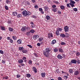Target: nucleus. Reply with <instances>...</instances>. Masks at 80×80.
<instances>
[{
	"label": "nucleus",
	"instance_id": "f257e3e1",
	"mask_svg": "<svg viewBox=\"0 0 80 80\" xmlns=\"http://www.w3.org/2000/svg\"><path fill=\"white\" fill-rule=\"evenodd\" d=\"M23 15L24 16V17H26L27 15L29 16L31 15V12L28 11L27 12L26 10H24L22 12Z\"/></svg>",
	"mask_w": 80,
	"mask_h": 80
},
{
	"label": "nucleus",
	"instance_id": "f03ea898",
	"mask_svg": "<svg viewBox=\"0 0 80 80\" xmlns=\"http://www.w3.org/2000/svg\"><path fill=\"white\" fill-rule=\"evenodd\" d=\"M28 27H26V26L23 27L21 29V30L23 32H25L26 30H28Z\"/></svg>",
	"mask_w": 80,
	"mask_h": 80
},
{
	"label": "nucleus",
	"instance_id": "7ed1b4c3",
	"mask_svg": "<svg viewBox=\"0 0 80 80\" xmlns=\"http://www.w3.org/2000/svg\"><path fill=\"white\" fill-rule=\"evenodd\" d=\"M64 32H68L69 30V27H68L67 26H64Z\"/></svg>",
	"mask_w": 80,
	"mask_h": 80
},
{
	"label": "nucleus",
	"instance_id": "20e7f679",
	"mask_svg": "<svg viewBox=\"0 0 80 80\" xmlns=\"http://www.w3.org/2000/svg\"><path fill=\"white\" fill-rule=\"evenodd\" d=\"M43 54L45 57H48L49 55V53L48 52H46V51L44 52H43Z\"/></svg>",
	"mask_w": 80,
	"mask_h": 80
},
{
	"label": "nucleus",
	"instance_id": "39448f33",
	"mask_svg": "<svg viewBox=\"0 0 80 80\" xmlns=\"http://www.w3.org/2000/svg\"><path fill=\"white\" fill-rule=\"evenodd\" d=\"M45 52H48V53H49L51 51V49H50V48H46L45 49Z\"/></svg>",
	"mask_w": 80,
	"mask_h": 80
},
{
	"label": "nucleus",
	"instance_id": "423d86ee",
	"mask_svg": "<svg viewBox=\"0 0 80 80\" xmlns=\"http://www.w3.org/2000/svg\"><path fill=\"white\" fill-rule=\"evenodd\" d=\"M39 37V36L38 35H34L33 36V38L34 40H36L37 38H38Z\"/></svg>",
	"mask_w": 80,
	"mask_h": 80
},
{
	"label": "nucleus",
	"instance_id": "0eeeda50",
	"mask_svg": "<svg viewBox=\"0 0 80 80\" xmlns=\"http://www.w3.org/2000/svg\"><path fill=\"white\" fill-rule=\"evenodd\" d=\"M48 38H51L50 37H53V35L52 33H48Z\"/></svg>",
	"mask_w": 80,
	"mask_h": 80
},
{
	"label": "nucleus",
	"instance_id": "6e6552de",
	"mask_svg": "<svg viewBox=\"0 0 80 80\" xmlns=\"http://www.w3.org/2000/svg\"><path fill=\"white\" fill-rule=\"evenodd\" d=\"M71 63H74V64H76L77 63V60L75 59H72L71 61Z\"/></svg>",
	"mask_w": 80,
	"mask_h": 80
},
{
	"label": "nucleus",
	"instance_id": "1a4fd4ad",
	"mask_svg": "<svg viewBox=\"0 0 80 80\" xmlns=\"http://www.w3.org/2000/svg\"><path fill=\"white\" fill-rule=\"evenodd\" d=\"M57 57L58 59H62L63 58L62 56L60 54H58V55Z\"/></svg>",
	"mask_w": 80,
	"mask_h": 80
},
{
	"label": "nucleus",
	"instance_id": "9d476101",
	"mask_svg": "<svg viewBox=\"0 0 80 80\" xmlns=\"http://www.w3.org/2000/svg\"><path fill=\"white\" fill-rule=\"evenodd\" d=\"M32 68L33 69L34 72H35V73H37V69L36 67H33Z\"/></svg>",
	"mask_w": 80,
	"mask_h": 80
},
{
	"label": "nucleus",
	"instance_id": "9b49d317",
	"mask_svg": "<svg viewBox=\"0 0 80 80\" xmlns=\"http://www.w3.org/2000/svg\"><path fill=\"white\" fill-rule=\"evenodd\" d=\"M18 63H23V60H22V59H19L18 61Z\"/></svg>",
	"mask_w": 80,
	"mask_h": 80
},
{
	"label": "nucleus",
	"instance_id": "f8f14e48",
	"mask_svg": "<svg viewBox=\"0 0 80 80\" xmlns=\"http://www.w3.org/2000/svg\"><path fill=\"white\" fill-rule=\"evenodd\" d=\"M60 37L62 38H65V34L62 33L60 34Z\"/></svg>",
	"mask_w": 80,
	"mask_h": 80
},
{
	"label": "nucleus",
	"instance_id": "ddd939ff",
	"mask_svg": "<svg viewBox=\"0 0 80 80\" xmlns=\"http://www.w3.org/2000/svg\"><path fill=\"white\" fill-rule=\"evenodd\" d=\"M57 42V41L55 40H53L51 42V44H52V45H54L55 43Z\"/></svg>",
	"mask_w": 80,
	"mask_h": 80
},
{
	"label": "nucleus",
	"instance_id": "4468645a",
	"mask_svg": "<svg viewBox=\"0 0 80 80\" xmlns=\"http://www.w3.org/2000/svg\"><path fill=\"white\" fill-rule=\"evenodd\" d=\"M74 75H77L79 74V71H75L74 72Z\"/></svg>",
	"mask_w": 80,
	"mask_h": 80
},
{
	"label": "nucleus",
	"instance_id": "2eb2a0df",
	"mask_svg": "<svg viewBox=\"0 0 80 80\" xmlns=\"http://www.w3.org/2000/svg\"><path fill=\"white\" fill-rule=\"evenodd\" d=\"M12 15L13 16H17V12H14L12 13Z\"/></svg>",
	"mask_w": 80,
	"mask_h": 80
},
{
	"label": "nucleus",
	"instance_id": "dca6fc26",
	"mask_svg": "<svg viewBox=\"0 0 80 80\" xmlns=\"http://www.w3.org/2000/svg\"><path fill=\"white\" fill-rule=\"evenodd\" d=\"M17 42L18 43V44H21L22 43V40L18 39L17 41Z\"/></svg>",
	"mask_w": 80,
	"mask_h": 80
},
{
	"label": "nucleus",
	"instance_id": "f3484780",
	"mask_svg": "<svg viewBox=\"0 0 80 80\" xmlns=\"http://www.w3.org/2000/svg\"><path fill=\"white\" fill-rule=\"evenodd\" d=\"M41 75L42 77V78H44V77H45V73H44V72L42 73L41 74Z\"/></svg>",
	"mask_w": 80,
	"mask_h": 80
},
{
	"label": "nucleus",
	"instance_id": "a211bd4d",
	"mask_svg": "<svg viewBox=\"0 0 80 80\" xmlns=\"http://www.w3.org/2000/svg\"><path fill=\"white\" fill-rule=\"evenodd\" d=\"M22 52L23 53H27V49L23 50L22 51Z\"/></svg>",
	"mask_w": 80,
	"mask_h": 80
},
{
	"label": "nucleus",
	"instance_id": "6ab92c4d",
	"mask_svg": "<svg viewBox=\"0 0 80 80\" xmlns=\"http://www.w3.org/2000/svg\"><path fill=\"white\" fill-rule=\"evenodd\" d=\"M24 49V48L23 47H19L18 48V49L20 51H22V50H23Z\"/></svg>",
	"mask_w": 80,
	"mask_h": 80
},
{
	"label": "nucleus",
	"instance_id": "aec40b11",
	"mask_svg": "<svg viewBox=\"0 0 80 80\" xmlns=\"http://www.w3.org/2000/svg\"><path fill=\"white\" fill-rule=\"evenodd\" d=\"M76 56H80V52L78 51H77L76 53Z\"/></svg>",
	"mask_w": 80,
	"mask_h": 80
},
{
	"label": "nucleus",
	"instance_id": "412c9836",
	"mask_svg": "<svg viewBox=\"0 0 80 80\" xmlns=\"http://www.w3.org/2000/svg\"><path fill=\"white\" fill-rule=\"evenodd\" d=\"M62 30V28H60L58 27V28H57V31H58V32H61Z\"/></svg>",
	"mask_w": 80,
	"mask_h": 80
},
{
	"label": "nucleus",
	"instance_id": "4be33fe9",
	"mask_svg": "<svg viewBox=\"0 0 80 80\" xmlns=\"http://www.w3.org/2000/svg\"><path fill=\"white\" fill-rule=\"evenodd\" d=\"M44 8L46 11H47V10L48 9V8L47 6H44Z\"/></svg>",
	"mask_w": 80,
	"mask_h": 80
},
{
	"label": "nucleus",
	"instance_id": "5701e85b",
	"mask_svg": "<svg viewBox=\"0 0 80 80\" xmlns=\"http://www.w3.org/2000/svg\"><path fill=\"white\" fill-rule=\"evenodd\" d=\"M56 34L58 36L60 35V33H59V32L58 31H56Z\"/></svg>",
	"mask_w": 80,
	"mask_h": 80
},
{
	"label": "nucleus",
	"instance_id": "b1692460",
	"mask_svg": "<svg viewBox=\"0 0 80 80\" xmlns=\"http://www.w3.org/2000/svg\"><path fill=\"white\" fill-rule=\"evenodd\" d=\"M68 72L70 73H73V70H72V69H69Z\"/></svg>",
	"mask_w": 80,
	"mask_h": 80
},
{
	"label": "nucleus",
	"instance_id": "393cba45",
	"mask_svg": "<svg viewBox=\"0 0 80 80\" xmlns=\"http://www.w3.org/2000/svg\"><path fill=\"white\" fill-rule=\"evenodd\" d=\"M26 77H28V78H30V77H31V74L30 73H28L27 74Z\"/></svg>",
	"mask_w": 80,
	"mask_h": 80
},
{
	"label": "nucleus",
	"instance_id": "a878e982",
	"mask_svg": "<svg viewBox=\"0 0 80 80\" xmlns=\"http://www.w3.org/2000/svg\"><path fill=\"white\" fill-rule=\"evenodd\" d=\"M52 11L54 12H56L57 11V8H53L52 10Z\"/></svg>",
	"mask_w": 80,
	"mask_h": 80
},
{
	"label": "nucleus",
	"instance_id": "bb28decb",
	"mask_svg": "<svg viewBox=\"0 0 80 80\" xmlns=\"http://www.w3.org/2000/svg\"><path fill=\"white\" fill-rule=\"evenodd\" d=\"M59 52H63V49H62L61 48H59Z\"/></svg>",
	"mask_w": 80,
	"mask_h": 80
},
{
	"label": "nucleus",
	"instance_id": "cd10ccee",
	"mask_svg": "<svg viewBox=\"0 0 80 80\" xmlns=\"http://www.w3.org/2000/svg\"><path fill=\"white\" fill-rule=\"evenodd\" d=\"M53 50L54 52H58V50L57 48H55L53 49Z\"/></svg>",
	"mask_w": 80,
	"mask_h": 80
},
{
	"label": "nucleus",
	"instance_id": "c85d7f7f",
	"mask_svg": "<svg viewBox=\"0 0 80 80\" xmlns=\"http://www.w3.org/2000/svg\"><path fill=\"white\" fill-rule=\"evenodd\" d=\"M22 14H18L17 15V17L18 18H20L21 17H22Z\"/></svg>",
	"mask_w": 80,
	"mask_h": 80
},
{
	"label": "nucleus",
	"instance_id": "c756f323",
	"mask_svg": "<svg viewBox=\"0 0 80 80\" xmlns=\"http://www.w3.org/2000/svg\"><path fill=\"white\" fill-rule=\"evenodd\" d=\"M43 40V38H39L38 39V41L39 42H42V40Z\"/></svg>",
	"mask_w": 80,
	"mask_h": 80
},
{
	"label": "nucleus",
	"instance_id": "7c9ffc66",
	"mask_svg": "<svg viewBox=\"0 0 80 80\" xmlns=\"http://www.w3.org/2000/svg\"><path fill=\"white\" fill-rule=\"evenodd\" d=\"M29 32H31L32 33H35V30L31 29Z\"/></svg>",
	"mask_w": 80,
	"mask_h": 80
},
{
	"label": "nucleus",
	"instance_id": "2f4dec72",
	"mask_svg": "<svg viewBox=\"0 0 80 80\" xmlns=\"http://www.w3.org/2000/svg\"><path fill=\"white\" fill-rule=\"evenodd\" d=\"M26 35L27 36H29L30 35V32H26Z\"/></svg>",
	"mask_w": 80,
	"mask_h": 80
},
{
	"label": "nucleus",
	"instance_id": "473e14b6",
	"mask_svg": "<svg viewBox=\"0 0 80 80\" xmlns=\"http://www.w3.org/2000/svg\"><path fill=\"white\" fill-rule=\"evenodd\" d=\"M70 1L71 2V3H72V4H75V2L72 0H70Z\"/></svg>",
	"mask_w": 80,
	"mask_h": 80
},
{
	"label": "nucleus",
	"instance_id": "72a5a7b5",
	"mask_svg": "<svg viewBox=\"0 0 80 80\" xmlns=\"http://www.w3.org/2000/svg\"><path fill=\"white\" fill-rule=\"evenodd\" d=\"M56 72L57 73H60V71H59V69H57L56 70Z\"/></svg>",
	"mask_w": 80,
	"mask_h": 80
},
{
	"label": "nucleus",
	"instance_id": "f704fd0d",
	"mask_svg": "<svg viewBox=\"0 0 80 80\" xmlns=\"http://www.w3.org/2000/svg\"><path fill=\"white\" fill-rule=\"evenodd\" d=\"M9 30L10 32H13V29L12 28H9Z\"/></svg>",
	"mask_w": 80,
	"mask_h": 80
},
{
	"label": "nucleus",
	"instance_id": "c9c22d12",
	"mask_svg": "<svg viewBox=\"0 0 80 80\" xmlns=\"http://www.w3.org/2000/svg\"><path fill=\"white\" fill-rule=\"evenodd\" d=\"M60 8L61 10H63L64 9V8H65V7L64 6L62 5L60 7Z\"/></svg>",
	"mask_w": 80,
	"mask_h": 80
},
{
	"label": "nucleus",
	"instance_id": "e433bc0d",
	"mask_svg": "<svg viewBox=\"0 0 80 80\" xmlns=\"http://www.w3.org/2000/svg\"><path fill=\"white\" fill-rule=\"evenodd\" d=\"M4 7L6 10H8V7L7 5H5Z\"/></svg>",
	"mask_w": 80,
	"mask_h": 80
},
{
	"label": "nucleus",
	"instance_id": "4c0bfd02",
	"mask_svg": "<svg viewBox=\"0 0 80 80\" xmlns=\"http://www.w3.org/2000/svg\"><path fill=\"white\" fill-rule=\"evenodd\" d=\"M1 30H5V28L4 26H2L1 27Z\"/></svg>",
	"mask_w": 80,
	"mask_h": 80
},
{
	"label": "nucleus",
	"instance_id": "58836bf2",
	"mask_svg": "<svg viewBox=\"0 0 80 80\" xmlns=\"http://www.w3.org/2000/svg\"><path fill=\"white\" fill-rule=\"evenodd\" d=\"M70 3L67 4V7H68V8H71V7L70 6Z\"/></svg>",
	"mask_w": 80,
	"mask_h": 80
},
{
	"label": "nucleus",
	"instance_id": "ea45409f",
	"mask_svg": "<svg viewBox=\"0 0 80 80\" xmlns=\"http://www.w3.org/2000/svg\"><path fill=\"white\" fill-rule=\"evenodd\" d=\"M61 45H66V43H65L64 42H61L60 43Z\"/></svg>",
	"mask_w": 80,
	"mask_h": 80
},
{
	"label": "nucleus",
	"instance_id": "a19ab883",
	"mask_svg": "<svg viewBox=\"0 0 80 80\" xmlns=\"http://www.w3.org/2000/svg\"><path fill=\"white\" fill-rule=\"evenodd\" d=\"M6 3H7V4H9L10 2V1L9 0H6Z\"/></svg>",
	"mask_w": 80,
	"mask_h": 80
},
{
	"label": "nucleus",
	"instance_id": "79ce46f5",
	"mask_svg": "<svg viewBox=\"0 0 80 80\" xmlns=\"http://www.w3.org/2000/svg\"><path fill=\"white\" fill-rule=\"evenodd\" d=\"M28 63L29 64H32V61L31 60H29L28 61Z\"/></svg>",
	"mask_w": 80,
	"mask_h": 80
},
{
	"label": "nucleus",
	"instance_id": "37998d69",
	"mask_svg": "<svg viewBox=\"0 0 80 80\" xmlns=\"http://www.w3.org/2000/svg\"><path fill=\"white\" fill-rule=\"evenodd\" d=\"M77 62L78 64H80V60H79V59L78 58L77 59Z\"/></svg>",
	"mask_w": 80,
	"mask_h": 80
},
{
	"label": "nucleus",
	"instance_id": "c03bdc74",
	"mask_svg": "<svg viewBox=\"0 0 80 80\" xmlns=\"http://www.w3.org/2000/svg\"><path fill=\"white\" fill-rule=\"evenodd\" d=\"M46 18L47 20H48L50 19V16H46Z\"/></svg>",
	"mask_w": 80,
	"mask_h": 80
},
{
	"label": "nucleus",
	"instance_id": "a18cd8bd",
	"mask_svg": "<svg viewBox=\"0 0 80 80\" xmlns=\"http://www.w3.org/2000/svg\"><path fill=\"white\" fill-rule=\"evenodd\" d=\"M53 2V3H55L56 4H59V2L58 1H54Z\"/></svg>",
	"mask_w": 80,
	"mask_h": 80
},
{
	"label": "nucleus",
	"instance_id": "49530a36",
	"mask_svg": "<svg viewBox=\"0 0 80 80\" xmlns=\"http://www.w3.org/2000/svg\"><path fill=\"white\" fill-rule=\"evenodd\" d=\"M6 62H5V60L4 59L2 60V63H3V64L5 63Z\"/></svg>",
	"mask_w": 80,
	"mask_h": 80
},
{
	"label": "nucleus",
	"instance_id": "de8ad7c7",
	"mask_svg": "<svg viewBox=\"0 0 80 80\" xmlns=\"http://www.w3.org/2000/svg\"><path fill=\"white\" fill-rule=\"evenodd\" d=\"M12 38L13 39V40H17V37L15 36H12Z\"/></svg>",
	"mask_w": 80,
	"mask_h": 80
},
{
	"label": "nucleus",
	"instance_id": "09e8293b",
	"mask_svg": "<svg viewBox=\"0 0 80 80\" xmlns=\"http://www.w3.org/2000/svg\"><path fill=\"white\" fill-rule=\"evenodd\" d=\"M10 42L11 43H12L13 42V41L12 39H10Z\"/></svg>",
	"mask_w": 80,
	"mask_h": 80
},
{
	"label": "nucleus",
	"instance_id": "8fccbe9b",
	"mask_svg": "<svg viewBox=\"0 0 80 80\" xmlns=\"http://www.w3.org/2000/svg\"><path fill=\"white\" fill-rule=\"evenodd\" d=\"M27 46L29 48H32V45H28Z\"/></svg>",
	"mask_w": 80,
	"mask_h": 80
},
{
	"label": "nucleus",
	"instance_id": "3c124183",
	"mask_svg": "<svg viewBox=\"0 0 80 80\" xmlns=\"http://www.w3.org/2000/svg\"><path fill=\"white\" fill-rule=\"evenodd\" d=\"M70 5L72 7H74V4H72L71 3V2H70Z\"/></svg>",
	"mask_w": 80,
	"mask_h": 80
},
{
	"label": "nucleus",
	"instance_id": "603ef678",
	"mask_svg": "<svg viewBox=\"0 0 80 80\" xmlns=\"http://www.w3.org/2000/svg\"><path fill=\"white\" fill-rule=\"evenodd\" d=\"M33 54V55H35V56L36 57H38V55H37V54L36 53L34 52Z\"/></svg>",
	"mask_w": 80,
	"mask_h": 80
},
{
	"label": "nucleus",
	"instance_id": "864d4df0",
	"mask_svg": "<svg viewBox=\"0 0 80 80\" xmlns=\"http://www.w3.org/2000/svg\"><path fill=\"white\" fill-rule=\"evenodd\" d=\"M67 78H68V77L66 75L64 76V79H65V80H67Z\"/></svg>",
	"mask_w": 80,
	"mask_h": 80
},
{
	"label": "nucleus",
	"instance_id": "5fc2aeb1",
	"mask_svg": "<svg viewBox=\"0 0 80 80\" xmlns=\"http://www.w3.org/2000/svg\"><path fill=\"white\" fill-rule=\"evenodd\" d=\"M58 80H62V78H61V77H58Z\"/></svg>",
	"mask_w": 80,
	"mask_h": 80
},
{
	"label": "nucleus",
	"instance_id": "6e6d98bb",
	"mask_svg": "<svg viewBox=\"0 0 80 80\" xmlns=\"http://www.w3.org/2000/svg\"><path fill=\"white\" fill-rule=\"evenodd\" d=\"M52 7L53 8H55L57 7V6L55 5H54L52 6Z\"/></svg>",
	"mask_w": 80,
	"mask_h": 80
},
{
	"label": "nucleus",
	"instance_id": "4d7b16f0",
	"mask_svg": "<svg viewBox=\"0 0 80 80\" xmlns=\"http://www.w3.org/2000/svg\"><path fill=\"white\" fill-rule=\"evenodd\" d=\"M39 10L40 12H42V11H43V9L42 8H40L39 9Z\"/></svg>",
	"mask_w": 80,
	"mask_h": 80
},
{
	"label": "nucleus",
	"instance_id": "13d9d810",
	"mask_svg": "<svg viewBox=\"0 0 80 80\" xmlns=\"http://www.w3.org/2000/svg\"><path fill=\"white\" fill-rule=\"evenodd\" d=\"M74 10V12H77V10H78V9H77V8H74L73 9Z\"/></svg>",
	"mask_w": 80,
	"mask_h": 80
},
{
	"label": "nucleus",
	"instance_id": "bf43d9fd",
	"mask_svg": "<svg viewBox=\"0 0 80 80\" xmlns=\"http://www.w3.org/2000/svg\"><path fill=\"white\" fill-rule=\"evenodd\" d=\"M32 17L34 18H37V16L35 15H33L32 16Z\"/></svg>",
	"mask_w": 80,
	"mask_h": 80
},
{
	"label": "nucleus",
	"instance_id": "052dcab7",
	"mask_svg": "<svg viewBox=\"0 0 80 80\" xmlns=\"http://www.w3.org/2000/svg\"><path fill=\"white\" fill-rule=\"evenodd\" d=\"M27 59V58L25 57H23V58H22V60H26Z\"/></svg>",
	"mask_w": 80,
	"mask_h": 80
},
{
	"label": "nucleus",
	"instance_id": "680f3d73",
	"mask_svg": "<svg viewBox=\"0 0 80 80\" xmlns=\"http://www.w3.org/2000/svg\"><path fill=\"white\" fill-rule=\"evenodd\" d=\"M0 53H1V54H3L4 53L3 51L2 50H0Z\"/></svg>",
	"mask_w": 80,
	"mask_h": 80
},
{
	"label": "nucleus",
	"instance_id": "e2e57ef3",
	"mask_svg": "<svg viewBox=\"0 0 80 80\" xmlns=\"http://www.w3.org/2000/svg\"><path fill=\"white\" fill-rule=\"evenodd\" d=\"M38 5H36L34 6L35 8H36V9H37L38 8Z\"/></svg>",
	"mask_w": 80,
	"mask_h": 80
},
{
	"label": "nucleus",
	"instance_id": "0e129e2a",
	"mask_svg": "<svg viewBox=\"0 0 80 80\" xmlns=\"http://www.w3.org/2000/svg\"><path fill=\"white\" fill-rule=\"evenodd\" d=\"M27 5H30V3L29 1H27Z\"/></svg>",
	"mask_w": 80,
	"mask_h": 80
},
{
	"label": "nucleus",
	"instance_id": "69168bd1",
	"mask_svg": "<svg viewBox=\"0 0 80 80\" xmlns=\"http://www.w3.org/2000/svg\"><path fill=\"white\" fill-rule=\"evenodd\" d=\"M62 58H65V55L64 54H62Z\"/></svg>",
	"mask_w": 80,
	"mask_h": 80
},
{
	"label": "nucleus",
	"instance_id": "338daca9",
	"mask_svg": "<svg viewBox=\"0 0 80 80\" xmlns=\"http://www.w3.org/2000/svg\"><path fill=\"white\" fill-rule=\"evenodd\" d=\"M32 3H35V2H36V0H31Z\"/></svg>",
	"mask_w": 80,
	"mask_h": 80
},
{
	"label": "nucleus",
	"instance_id": "774afa93",
	"mask_svg": "<svg viewBox=\"0 0 80 80\" xmlns=\"http://www.w3.org/2000/svg\"><path fill=\"white\" fill-rule=\"evenodd\" d=\"M4 78L5 80H7V79H8V76H6Z\"/></svg>",
	"mask_w": 80,
	"mask_h": 80
}]
</instances>
